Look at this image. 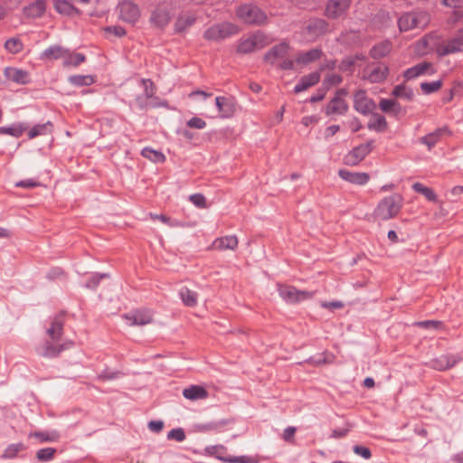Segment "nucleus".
<instances>
[{"instance_id": "obj_35", "label": "nucleus", "mask_w": 463, "mask_h": 463, "mask_svg": "<svg viewBox=\"0 0 463 463\" xmlns=\"http://www.w3.org/2000/svg\"><path fill=\"white\" fill-rule=\"evenodd\" d=\"M371 115L372 118L368 122L367 128L370 130H374L379 133L384 132L388 127L386 118L379 113H373V111L371 113Z\"/></svg>"}, {"instance_id": "obj_57", "label": "nucleus", "mask_w": 463, "mask_h": 463, "mask_svg": "<svg viewBox=\"0 0 463 463\" xmlns=\"http://www.w3.org/2000/svg\"><path fill=\"white\" fill-rule=\"evenodd\" d=\"M415 326L424 329H439L442 326V322L438 320H423L415 323Z\"/></svg>"}, {"instance_id": "obj_55", "label": "nucleus", "mask_w": 463, "mask_h": 463, "mask_svg": "<svg viewBox=\"0 0 463 463\" xmlns=\"http://www.w3.org/2000/svg\"><path fill=\"white\" fill-rule=\"evenodd\" d=\"M395 107H398V102L393 99H381L379 102V108L384 113H391Z\"/></svg>"}, {"instance_id": "obj_14", "label": "nucleus", "mask_w": 463, "mask_h": 463, "mask_svg": "<svg viewBox=\"0 0 463 463\" xmlns=\"http://www.w3.org/2000/svg\"><path fill=\"white\" fill-rule=\"evenodd\" d=\"M354 109L366 116L374 111L376 104L373 99L367 96L365 90H359L354 94Z\"/></svg>"}, {"instance_id": "obj_13", "label": "nucleus", "mask_w": 463, "mask_h": 463, "mask_svg": "<svg viewBox=\"0 0 463 463\" xmlns=\"http://www.w3.org/2000/svg\"><path fill=\"white\" fill-rule=\"evenodd\" d=\"M373 141L370 140L364 144H361L355 147H354L351 151H349L344 157V163L346 165H357L361 161H363L367 155L371 153L373 150Z\"/></svg>"}, {"instance_id": "obj_43", "label": "nucleus", "mask_w": 463, "mask_h": 463, "mask_svg": "<svg viewBox=\"0 0 463 463\" xmlns=\"http://www.w3.org/2000/svg\"><path fill=\"white\" fill-rule=\"evenodd\" d=\"M24 449L25 446L22 442L10 444L4 450L1 458L4 459L15 458L18 456V454Z\"/></svg>"}, {"instance_id": "obj_39", "label": "nucleus", "mask_w": 463, "mask_h": 463, "mask_svg": "<svg viewBox=\"0 0 463 463\" xmlns=\"http://www.w3.org/2000/svg\"><path fill=\"white\" fill-rule=\"evenodd\" d=\"M52 123L51 121H47L43 124H36L32 128L28 130V138L33 139L39 136H45L52 132Z\"/></svg>"}, {"instance_id": "obj_54", "label": "nucleus", "mask_w": 463, "mask_h": 463, "mask_svg": "<svg viewBox=\"0 0 463 463\" xmlns=\"http://www.w3.org/2000/svg\"><path fill=\"white\" fill-rule=\"evenodd\" d=\"M151 219L153 220H158L164 224L169 226V227H178L181 226V223L179 221L175 219H171L170 217L165 215V214H156V213H151L150 214Z\"/></svg>"}, {"instance_id": "obj_50", "label": "nucleus", "mask_w": 463, "mask_h": 463, "mask_svg": "<svg viewBox=\"0 0 463 463\" xmlns=\"http://www.w3.org/2000/svg\"><path fill=\"white\" fill-rule=\"evenodd\" d=\"M30 436L37 438L41 442H52L59 439V433L57 431H35L31 433Z\"/></svg>"}, {"instance_id": "obj_12", "label": "nucleus", "mask_w": 463, "mask_h": 463, "mask_svg": "<svg viewBox=\"0 0 463 463\" xmlns=\"http://www.w3.org/2000/svg\"><path fill=\"white\" fill-rule=\"evenodd\" d=\"M74 345L72 341L64 342L63 344H57L53 341H45L36 348L39 355L46 358H55L66 349H69Z\"/></svg>"}, {"instance_id": "obj_41", "label": "nucleus", "mask_w": 463, "mask_h": 463, "mask_svg": "<svg viewBox=\"0 0 463 463\" xmlns=\"http://www.w3.org/2000/svg\"><path fill=\"white\" fill-rule=\"evenodd\" d=\"M72 2L69 0H54V9L61 14L72 15L77 11Z\"/></svg>"}, {"instance_id": "obj_3", "label": "nucleus", "mask_w": 463, "mask_h": 463, "mask_svg": "<svg viewBox=\"0 0 463 463\" xmlns=\"http://www.w3.org/2000/svg\"><path fill=\"white\" fill-rule=\"evenodd\" d=\"M271 42L272 41L264 32L257 31L239 41L237 52L243 54L250 53L256 50L264 48L270 44Z\"/></svg>"}, {"instance_id": "obj_2", "label": "nucleus", "mask_w": 463, "mask_h": 463, "mask_svg": "<svg viewBox=\"0 0 463 463\" xmlns=\"http://www.w3.org/2000/svg\"><path fill=\"white\" fill-rule=\"evenodd\" d=\"M430 22V15L424 11H413L402 14L398 19V27L401 32L412 29L424 28Z\"/></svg>"}, {"instance_id": "obj_53", "label": "nucleus", "mask_w": 463, "mask_h": 463, "mask_svg": "<svg viewBox=\"0 0 463 463\" xmlns=\"http://www.w3.org/2000/svg\"><path fill=\"white\" fill-rule=\"evenodd\" d=\"M56 449L53 448L41 449L36 453V458L39 461H50L53 458Z\"/></svg>"}, {"instance_id": "obj_24", "label": "nucleus", "mask_w": 463, "mask_h": 463, "mask_svg": "<svg viewBox=\"0 0 463 463\" xmlns=\"http://www.w3.org/2000/svg\"><path fill=\"white\" fill-rule=\"evenodd\" d=\"M463 48V28L449 39L443 46V53L449 54L460 52Z\"/></svg>"}, {"instance_id": "obj_63", "label": "nucleus", "mask_w": 463, "mask_h": 463, "mask_svg": "<svg viewBox=\"0 0 463 463\" xmlns=\"http://www.w3.org/2000/svg\"><path fill=\"white\" fill-rule=\"evenodd\" d=\"M353 450L356 455H359L365 459H369L372 457L371 450L366 447L356 445L354 447Z\"/></svg>"}, {"instance_id": "obj_4", "label": "nucleus", "mask_w": 463, "mask_h": 463, "mask_svg": "<svg viewBox=\"0 0 463 463\" xmlns=\"http://www.w3.org/2000/svg\"><path fill=\"white\" fill-rule=\"evenodd\" d=\"M175 0H162L158 2L151 13L150 23L157 28L165 27L172 17Z\"/></svg>"}, {"instance_id": "obj_38", "label": "nucleus", "mask_w": 463, "mask_h": 463, "mask_svg": "<svg viewBox=\"0 0 463 463\" xmlns=\"http://www.w3.org/2000/svg\"><path fill=\"white\" fill-rule=\"evenodd\" d=\"M62 60L64 67H77L86 61V57L82 53L71 52L69 49H66V53H64Z\"/></svg>"}, {"instance_id": "obj_17", "label": "nucleus", "mask_w": 463, "mask_h": 463, "mask_svg": "<svg viewBox=\"0 0 463 463\" xmlns=\"http://www.w3.org/2000/svg\"><path fill=\"white\" fill-rule=\"evenodd\" d=\"M328 30V23L322 18H315L308 21L304 33L308 34L312 40L325 34Z\"/></svg>"}, {"instance_id": "obj_36", "label": "nucleus", "mask_w": 463, "mask_h": 463, "mask_svg": "<svg viewBox=\"0 0 463 463\" xmlns=\"http://www.w3.org/2000/svg\"><path fill=\"white\" fill-rule=\"evenodd\" d=\"M28 128L26 123H14L8 127H0V135H9L14 137H20L24 132Z\"/></svg>"}, {"instance_id": "obj_52", "label": "nucleus", "mask_w": 463, "mask_h": 463, "mask_svg": "<svg viewBox=\"0 0 463 463\" xmlns=\"http://www.w3.org/2000/svg\"><path fill=\"white\" fill-rule=\"evenodd\" d=\"M442 86V81L440 80L430 81V82H422L420 83V89L425 94H431L438 91Z\"/></svg>"}, {"instance_id": "obj_21", "label": "nucleus", "mask_w": 463, "mask_h": 463, "mask_svg": "<svg viewBox=\"0 0 463 463\" xmlns=\"http://www.w3.org/2000/svg\"><path fill=\"white\" fill-rule=\"evenodd\" d=\"M130 108H136L139 110L145 111L149 108H166L168 106L167 101L162 100L160 102H156L151 99L149 97H146L145 94H139L136 97L133 103L129 104Z\"/></svg>"}, {"instance_id": "obj_46", "label": "nucleus", "mask_w": 463, "mask_h": 463, "mask_svg": "<svg viewBox=\"0 0 463 463\" xmlns=\"http://www.w3.org/2000/svg\"><path fill=\"white\" fill-rule=\"evenodd\" d=\"M139 82L144 89L143 94L156 102H160L159 98L156 96V87L150 79H141Z\"/></svg>"}, {"instance_id": "obj_11", "label": "nucleus", "mask_w": 463, "mask_h": 463, "mask_svg": "<svg viewBox=\"0 0 463 463\" xmlns=\"http://www.w3.org/2000/svg\"><path fill=\"white\" fill-rule=\"evenodd\" d=\"M117 10L118 18L126 23L134 24L140 17V10L137 4L125 0L118 4Z\"/></svg>"}, {"instance_id": "obj_23", "label": "nucleus", "mask_w": 463, "mask_h": 463, "mask_svg": "<svg viewBox=\"0 0 463 463\" xmlns=\"http://www.w3.org/2000/svg\"><path fill=\"white\" fill-rule=\"evenodd\" d=\"M432 64L428 61L420 62L404 71V77L406 80H412L423 74H432Z\"/></svg>"}, {"instance_id": "obj_60", "label": "nucleus", "mask_w": 463, "mask_h": 463, "mask_svg": "<svg viewBox=\"0 0 463 463\" xmlns=\"http://www.w3.org/2000/svg\"><path fill=\"white\" fill-rule=\"evenodd\" d=\"M354 64V58L346 57L341 61L338 65V69L341 71H353Z\"/></svg>"}, {"instance_id": "obj_37", "label": "nucleus", "mask_w": 463, "mask_h": 463, "mask_svg": "<svg viewBox=\"0 0 463 463\" xmlns=\"http://www.w3.org/2000/svg\"><path fill=\"white\" fill-rule=\"evenodd\" d=\"M226 425L225 420L210 421L194 425V430L201 433L218 432Z\"/></svg>"}, {"instance_id": "obj_31", "label": "nucleus", "mask_w": 463, "mask_h": 463, "mask_svg": "<svg viewBox=\"0 0 463 463\" xmlns=\"http://www.w3.org/2000/svg\"><path fill=\"white\" fill-rule=\"evenodd\" d=\"M459 361V358L454 355L447 354V355H441L440 357L435 359L432 361L433 368L439 370V371H445L448 369L452 368L455 366L458 362Z\"/></svg>"}, {"instance_id": "obj_49", "label": "nucleus", "mask_w": 463, "mask_h": 463, "mask_svg": "<svg viewBox=\"0 0 463 463\" xmlns=\"http://www.w3.org/2000/svg\"><path fill=\"white\" fill-rule=\"evenodd\" d=\"M5 48L8 52L16 54L23 50L24 44L20 39L14 37L5 41Z\"/></svg>"}, {"instance_id": "obj_48", "label": "nucleus", "mask_w": 463, "mask_h": 463, "mask_svg": "<svg viewBox=\"0 0 463 463\" xmlns=\"http://www.w3.org/2000/svg\"><path fill=\"white\" fill-rule=\"evenodd\" d=\"M217 458L226 463H258V461L255 458L250 456H218Z\"/></svg>"}, {"instance_id": "obj_47", "label": "nucleus", "mask_w": 463, "mask_h": 463, "mask_svg": "<svg viewBox=\"0 0 463 463\" xmlns=\"http://www.w3.org/2000/svg\"><path fill=\"white\" fill-rule=\"evenodd\" d=\"M392 95L408 101L411 100L414 97L413 90L403 84L395 86L392 91Z\"/></svg>"}, {"instance_id": "obj_28", "label": "nucleus", "mask_w": 463, "mask_h": 463, "mask_svg": "<svg viewBox=\"0 0 463 463\" xmlns=\"http://www.w3.org/2000/svg\"><path fill=\"white\" fill-rule=\"evenodd\" d=\"M238 243L239 241L236 235H228L216 238L213 242L212 248L218 250H233L238 247Z\"/></svg>"}, {"instance_id": "obj_40", "label": "nucleus", "mask_w": 463, "mask_h": 463, "mask_svg": "<svg viewBox=\"0 0 463 463\" xmlns=\"http://www.w3.org/2000/svg\"><path fill=\"white\" fill-rule=\"evenodd\" d=\"M179 297L186 307H195L197 305V293L189 289L187 287H182L179 290Z\"/></svg>"}, {"instance_id": "obj_25", "label": "nucleus", "mask_w": 463, "mask_h": 463, "mask_svg": "<svg viewBox=\"0 0 463 463\" xmlns=\"http://www.w3.org/2000/svg\"><path fill=\"white\" fill-rule=\"evenodd\" d=\"M323 55L320 48H313L307 52H299L296 55V63L300 65H308L311 62L318 61Z\"/></svg>"}, {"instance_id": "obj_44", "label": "nucleus", "mask_w": 463, "mask_h": 463, "mask_svg": "<svg viewBox=\"0 0 463 463\" xmlns=\"http://www.w3.org/2000/svg\"><path fill=\"white\" fill-rule=\"evenodd\" d=\"M140 154L143 157L154 163H163L165 160V156L161 151L155 150L149 146L144 147Z\"/></svg>"}, {"instance_id": "obj_62", "label": "nucleus", "mask_w": 463, "mask_h": 463, "mask_svg": "<svg viewBox=\"0 0 463 463\" xmlns=\"http://www.w3.org/2000/svg\"><path fill=\"white\" fill-rule=\"evenodd\" d=\"M190 201L199 208L206 207V199L202 194H194L190 196Z\"/></svg>"}, {"instance_id": "obj_42", "label": "nucleus", "mask_w": 463, "mask_h": 463, "mask_svg": "<svg viewBox=\"0 0 463 463\" xmlns=\"http://www.w3.org/2000/svg\"><path fill=\"white\" fill-rule=\"evenodd\" d=\"M412 189L414 192L424 195L428 201L433 202V203L438 202V196L435 194V192L431 188L423 185L421 183H419V182L414 183L412 184Z\"/></svg>"}, {"instance_id": "obj_59", "label": "nucleus", "mask_w": 463, "mask_h": 463, "mask_svg": "<svg viewBox=\"0 0 463 463\" xmlns=\"http://www.w3.org/2000/svg\"><path fill=\"white\" fill-rule=\"evenodd\" d=\"M342 81L343 78L340 74L331 73L328 74L324 80V85H326L327 87L335 86L340 84Z\"/></svg>"}, {"instance_id": "obj_29", "label": "nucleus", "mask_w": 463, "mask_h": 463, "mask_svg": "<svg viewBox=\"0 0 463 463\" xmlns=\"http://www.w3.org/2000/svg\"><path fill=\"white\" fill-rule=\"evenodd\" d=\"M64 53H66V48L58 44L51 45L41 53L40 59L42 61H55L63 59Z\"/></svg>"}, {"instance_id": "obj_9", "label": "nucleus", "mask_w": 463, "mask_h": 463, "mask_svg": "<svg viewBox=\"0 0 463 463\" xmlns=\"http://www.w3.org/2000/svg\"><path fill=\"white\" fill-rule=\"evenodd\" d=\"M389 74L388 66L383 63L372 62L363 70V79L371 83H380L385 80Z\"/></svg>"}, {"instance_id": "obj_10", "label": "nucleus", "mask_w": 463, "mask_h": 463, "mask_svg": "<svg viewBox=\"0 0 463 463\" xmlns=\"http://www.w3.org/2000/svg\"><path fill=\"white\" fill-rule=\"evenodd\" d=\"M351 4L352 0H327L324 14L332 20L344 17L347 14Z\"/></svg>"}, {"instance_id": "obj_15", "label": "nucleus", "mask_w": 463, "mask_h": 463, "mask_svg": "<svg viewBox=\"0 0 463 463\" xmlns=\"http://www.w3.org/2000/svg\"><path fill=\"white\" fill-rule=\"evenodd\" d=\"M450 135V129L447 126H444L438 128L434 131L421 137L420 138V143L425 145L428 147V150L430 151L441 140L443 137Z\"/></svg>"}, {"instance_id": "obj_30", "label": "nucleus", "mask_w": 463, "mask_h": 463, "mask_svg": "<svg viewBox=\"0 0 463 463\" xmlns=\"http://www.w3.org/2000/svg\"><path fill=\"white\" fill-rule=\"evenodd\" d=\"M215 105L218 109L219 113L222 118L230 117L233 111V101L232 99L219 96L215 98Z\"/></svg>"}, {"instance_id": "obj_8", "label": "nucleus", "mask_w": 463, "mask_h": 463, "mask_svg": "<svg viewBox=\"0 0 463 463\" xmlns=\"http://www.w3.org/2000/svg\"><path fill=\"white\" fill-rule=\"evenodd\" d=\"M348 91L346 89H339L336 90L334 98L328 102L325 109V113L329 115H339L344 116L347 113L349 106L345 100V97L347 96Z\"/></svg>"}, {"instance_id": "obj_34", "label": "nucleus", "mask_w": 463, "mask_h": 463, "mask_svg": "<svg viewBox=\"0 0 463 463\" xmlns=\"http://www.w3.org/2000/svg\"><path fill=\"white\" fill-rule=\"evenodd\" d=\"M183 395L184 398L196 401L206 399L208 397V392L200 385H191L188 388L184 389Z\"/></svg>"}, {"instance_id": "obj_1", "label": "nucleus", "mask_w": 463, "mask_h": 463, "mask_svg": "<svg viewBox=\"0 0 463 463\" xmlns=\"http://www.w3.org/2000/svg\"><path fill=\"white\" fill-rule=\"evenodd\" d=\"M402 207V197L399 194H394L382 199L375 211L374 215L382 221H387L394 218L400 213Z\"/></svg>"}, {"instance_id": "obj_27", "label": "nucleus", "mask_w": 463, "mask_h": 463, "mask_svg": "<svg viewBox=\"0 0 463 463\" xmlns=\"http://www.w3.org/2000/svg\"><path fill=\"white\" fill-rule=\"evenodd\" d=\"M196 15L194 13L180 14L175 23V31L178 33L185 32L188 28L194 24Z\"/></svg>"}, {"instance_id": "obj_58", "label": "nucleus", "mask_w": 463, "mask_h": 463, "mask_svg": "<svg viewBox=\"0 0 463 463\" xmlns=\"http://www.w3.org/2000/svg\"><path fill=\"white\" fill-rule=\"evenodd\" d=\"M167 439L182 442L185 439L184 430L182 428L173 429L167 433Z\"/></svg>"}, {"instance_id": "obj_45", "label": "nucleus", "mask_w": 463, "mask_h": 463, "mask_svg": "<svg viewBox=\"0 0 463 463\" xmlns=\"http://www.w3.org/2000/svg\"><path fill=\"white\" fill-rule=\"evenodd\" d=\"M68 80L71 85L77 87L90 86L95 82V77L92 75H71Z\"/></svg>"}, {"instance_id": "obj_51", "label": "nucleus", "mask_w": 463, "mask_h": 463, "mask_svg": "<svg viewBox=\"0 0 463 463\" xmlns=\"http://www.w3.org/2000/svg\"><path fill=\"white\" fill-rule=\"evenodd\" d=\"M108 273H94L85 282L84 287L86 288L94 290L98 288L102 279L108 278Z\"/></svg>"}, {"instance_id": "obj_33", "label": "nucleus", "mask_w": 463, "mask_h": 463, "mask_svg": "<svg viewBox=\"0 0 463 463\" xmlns=\"http://www.w3.org/2000/svg\"><path fill=\"white\" fill-rule=\"evenodd\" d=\"M392 48V44L390 41H383L372 47L370 50V56L375 60L382 59L391 52Z\"/></svg>"}, {"instance_id": "obj_5", "label": "nucleus", "mask_w": 463, "mask_h": 463, "mask_svg": "<svg viewBox=\"0 0 463 463\" xmlns=\"http://www.w3.org/2000/svg\"><path fill=\"white\" fill-rule=\"evenodd\" d=\"M239 33V27L232 23L223 22L215 24L207 28L203 38L211 42H221Z\"/></svg>"}, {"instance_id": "obj_22", "label": "nucleus", "mask_w": 463, "mask_h": 463, "mask_svg": "<svg viewBox=\"0 0 463 463\" xmlns=\"http://www.w3.org/2000/svg\"><path fill=\"white\" fill-rule=\"evenodd\" d=\"M4 75L8 80L18 84L24 85L30 82V75L28 71L22 69L6 67L4 71Z\"/></svg>"}, {"instance_id": "obj_19", "label": "nucleus", "mask_w": 463, "mask_h": 463, "mask_svg": "<svg viewBox=\"0 0 463 463\" xmlns=\"http://www.w3.org/2000/svg\"><path fill=\"white\" fill-rule=\"evenodd\" d=\"M64 317L59 314L52 318L50 326L46 329V334L53 342H58L63 335Z\"/></svg>"}, {"instance_id": "obj_64", "label": "nucleus", "mask_w": 463, "mask_h": 463, "mask_svg": "<svg viewBox=\"0 0 463 463\" xmlns=\"http://www.w3.org/2000/svg\"><path fill=\"white\" fill-rule=\"evenodd\" d=\"M297 431V429L295 427L289 426L284 430L282 438L287 442H293L295 433Z\"/></svg>"}, {"instance_id": "obj_56", "label": "nucleus", "mask_w": 463, "mask_h": 463, "mask_svg": "<svg viewBox=\"0 0 463 463\" xmlns=\"http://www.w3.org/2000/svg\"><path fill=\"white\" fill-rule=\"evenodd\" d=\"M123 373L120 371H112L106 368L99 374V379L102 381H110L119 378Z\"/></svg>"}, {"instance_id": "obj_32", "label": "nucleus", "mask_w": 463, "mask_h": 463, "mask_svg": "<svg viewBox=\"0 0 463 463\" xmlns=\"http://www.w3.org/2000/svg\"><path fill=\"white\" fill-rule=\"evenodd\" d=\"M46 10L44 0H36L24 7V14L31 18L41 17Z\"/></svg>"}, {"instance_id": "obj_16", "label": "nucleus", "mask_w": 463, "mask_h": 463, "mask_svg": "<svg viewBox=\"0 0 463 463\" xmlns=\"http://www.w3.org/2000/svg\"><path fill=\"white\" fill-rule=\"evenodd\" d=\"M289 48V43L287 42L274 45L265 53L263 57L264 61L270 65H275L278 60L283 59L288 53Z\"/></svg>"}, {"instance_id": "obj_20", "label": "nucleus", "mask_w": 463, "mask_h": 463, "mask_svg": "<svg viewBox=\"0 0 463 463\" xmlns=\"http://www.w3.org/2000/svg\"><path fill=\"white\" fill-rule=\"evenodd\" d=\"M338 175L343 180L357 185H364L370 180V175L364 172H352L347 169H340Z\"/></svg>"}, {"instance_id": "obj_7", "label": "nucleus", "mask_w": 463, "mask_h": 463, "mask_svg": "<svg viewBox=\"0 0 463 463\" xmlns=\"http://www.w3.org/2000/svg\"><path fill=\"white\" fill-rule=\"evenodd\" d=\"M278 291L280 298L289 304H297L314 297V292L298 290L289 285H279Z\"/></svg>"}, {"instance_id": "obj_6", "label": "nucleus", "mask_w": 463, "mask_h": 463, "mask_svg": "<svg viewBox=\"0 0 463 463\" xmlns=\"http://www.w3.org/2000/svg\"><path fill=\"white\" fill-rule=\"evenodd\" d=\"M236 14L240 20L248 24L262 25L268 21L267 14L260 8L250 4L241 5Z\"/></svg>"}, {"instance_id": "obj_61", "label": "nucleus", "mask_w": 463, "mask_h": 463, "mask_svg": "<svg viewBox=\"0 0 463 463\" xmlns=\"http://www.w3.org/2000/svg\"><path fill=\"white\" fill-rule=\"evenodd\" d=\"M187 127L196 129H203L206 127V122L198 117H193L186 122Z\"/></svg>"}, {"instance_id": "obj_18", "label": "nucleus", "mask_w": 463, "mask_h": 463, "mask_svg": "<svg viewBox=\"0 0 463 463\" xmlns=\"http://www.w3.org/2000/svg\"><path fill=\"white\" fill-rule=\"evenodd\" d=\"M124 318L129 326H145L152 321V314L149 310H133L124 315Z\"/></svg>"}, {"instance_id": "obj_26", "label": "nucleus", "mask_w": 463, "mask_h": 463, "mask_svg": "<svg viewBox=\"0 0 463 463\" xmlns=\"http://www.w3.org/2000/svg\"><path fill=\"white\" fill-rule=\"evenodd\" d=\"M320 80V73L318 71H313L307 75L301 77L298 83L294 87L295 93H300L308 88L316 85Z\"/></svg>"}]
</instances>
